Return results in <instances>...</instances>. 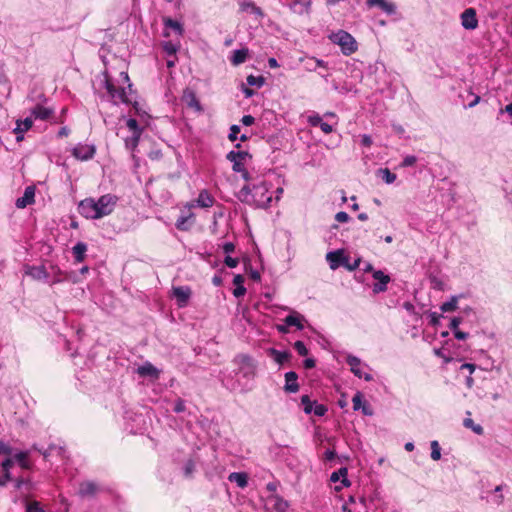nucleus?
<instances>
[{
	"label": "nucleus",
	"instance_id": "nucleus-1",
	"mask_svg": "<svg viewBox=\"0 0 512 512\" xmlns=\"http://www.w3.org/2000/svg\"><path fill=\"white\" fill-rule=\"evenodd\" d=\"M235 381L229 386L232 391L247 393L253 388V380L256 376V362L246 354H239L233 359Z\"/></svg>",
	"mask_w": 512,
	"mask_h": 512
},
{
	"label": "nucleus",
	"instance_id": "nucleus-2",
	"mask_svg": "<svg viewBox=\"0 0 512 512\" xmlns=\"http://www.w3.org/2000/svg\"><path fill=\"white\" fill-rule=\"evenodd\" d=\"M117 201L118 197L113 194L102 195L98 200L86 198L80 201L78 211L87 219H100L113 212Z\"/></svg>",
	"mask_w": 512,
	"mask_h": 512
},
{
	"label": "nucleus",
	"instance_id": "nucleus-3",
	"mask_svg": "<svg viewBox=\"0 0 512 512\" xmlns=\"http://www.w3.org/2000/svg\"><path fill=\"white\" fill-rule=\"evenodd\" d=\"M269 187L266 182L262 181L259 184L245 185L237 194V198L249 206L256 208H267L272 201L271 195L268 194Z\"/></svg>",
	"mask_w": 512,
	"mask_h": 512
},
{
	"label": "nucleus",
	"instance_id": "nucleus-4",
	"mask_svg": "<svg viewBox=\"0 0 512 512\" xmlns=\"http://www.w3.org/2000/svg\"><path fill=\"white\" fill-rule=\"evenodd\" d=\"M104 85L105 89L110 97V100L113 104H131L136 111H138V102L136 101V92L132 89V83L130 82L129 76L127 72H121L120 76L123 78L124 82L127 83V88L129 92H126L125 88L119 87L117 88L108 74L105 73Z\"/></svg>",
	"mask_w": 512,
	"mask_h": 512
},
{
	"label": "nucleus",
	"instance_id": "nucleus-5",
	"mask_svg": "<svg viewBox=\"0 0 512 512\" xmlns=\"http://www.w3.org/2000/svg\"><path fill=\"white\" fill-rule=\"evenodd\" d=\"M329 39L332 43L340 46L342 53L349 56L355 53L358 49V44L355 38L344 30H338L329 35Z\"/></svg>",
	"mask_w": 512,
	"mask_h": 512
},
{
	"label": "nucleus",
	"instance_id": "nucleus-6",
	"mask_svg": "<svg viewBox=\"0 0 512 512\" xmlns=\"http://www.w3.org/2000/svg\"><path fill=\"white\" fill-rule=\"evenodd\" d=\"M346 363L350 366L351 372L358 378H364L365 381L370 382L373 380V376L370 373H363L361 370V366L368 367V365L363 364L361 359L354 355H347Z\"/></svg>",
	"mask_w": 512,
	"mask_h": 512
},
{
	"label": "nucleus",
	"instance_id": "nucleus-7",
	"mask_svg": "<svg viewBox=\"0 0 512 512\" xmlns=\"http://www.w3.org/2000/svg\"><path fill=\"white\" fill-rule=\"evenodd\" d=\"M227 160H229L232 163V170L234 172H241L243 171L244 167V161L249 158L251 159L252 156L247 151H230L226 155Z\"/></svg>",
	"mask_w": 512,
	"mask_h": 512
},
{
	"label": "nucleus",
	"instance_id": "nucleus-8",
	"mask_svg": "<svg viewBox=\"0 0 512 512\" xmlns=\"http://www.w3.org/2000/svg\"><path fill=\"white\" fill-rule=\"evenodd\" d=\"M326 260L332 270H336L340 266L347 267L349 257L346 256L343 250L331 251L326 254Z\"/></svg>",
	"mask_w": 512,
	"mask_h": 512
},
{
	"label": "nucleus",
	"instance_id": "nucleus-9",
	"mask_svg": "<svg viewBox=\"0 0 512 512\" xmlns=\"http://www.w3.org/2000/svg\"><path fill=\"white\" fill-rule=\"evenodd\" d=\"M461 25L466 30H475L478 27V18L474 8L465 9L460 15Z\"/></svg>",
	"mask_w": 512,
	"mask_h": 512
},
{
	"label": "nucleus",
	"instance_id": "nucleus-10",
	"mask_svg": "<svg viewBox=\"0 0 512 512\" xmlns=\"http://www.w3.org/2000/svg\"><path fill=\"white\" fill-rule=\"evenodd\" d=\"M95 147L88 144H78L72 150V155L81 161H87L94 157Z\"/></svg>",
	"mask_w": 512,
	"mask_h": 512
},
{
	"label": "nucleus",
	"instance_id": "nucleus-11",
	"mask_svg": "<svg viewBox=\"0 0 512 512\" xmlns=\"http://www.w3.org/2000/svg\"><path fill=\"white\" fill-rule=\"evenodd\" d=\"M173 296L176 299L177 305L182 308L185 307L191 297V289L188 286L173 287Z\"/></svg>",
	"mask_w": 512,
	"mask_h": 512
},
{
	"label": "nucleus",
	"instance_id": "nucleus-12",
	"mask_svg": "<svg viewBox=\"0 0 512 512\" xmlns=\"http://www.w3.org/2000/svg\"><path fill=\"white\" fill-rule=\"evenodd\" d=\"M373 278L377 280V282L373 285V292L375 294L385 292L387 290V284L390 282L389 275H386L381 270H376L373 272Z\"/></svg>",
	"mask_w": 512,
	"mask_h": 512
},
{
	"label": "nucleus",
	"instance_id": "nucleus-13",
	"mask_svg": "<svg viewBox=\"0 0 512 512\" xmlns=\"http://www.w3.org/2000/svg\"><path fill=\"white\" fill-rule=\"evenodd\" d=\"M34 202H35V187L27 186L24 190L23 196L16 200L15 205L19 209H24L28 205L33 204Z\"/></svg>",
	"mask_w": 512,
	"mask_h": 512
},
{
	"label": "nucleus",
	"instance_id": "nucleus-14",
	"mask_svg": "<svg viewBox=\"0 0 512 512\" xmlns=\"http://www.w3.org/2000/svg\"><path fill=\"white\" fill-rule=\"evenodd\" d=\"M214 202V197L208 192V190L203 189L199 192L197 199L190 204V207L197 206L200 208H209L214 205Z\"/></svg>",
	"mask_w": 512,
	"mask_h": 512
},
{
	"label": "nucleus",
	"instance_id": "nucleus-15",
	"mask_svg": "<svg viewBox=\"0 0 512 512\" xmlns=\"http://www.w3.org/2000/svg\"><path fill=\"white\" fill-rule=\"evenodd\" d=\"M99 491L100 488L96 483L92 481H84L79 485L78 494L81 498H91L94 497Z\"/></svg>",
	"mask_w": 512,
	"mask_h": 512
},
{
	"label": "nucleus",
	"instance_id": "nucleus-16",
	"mask_svg": "<svg viewBox=\"0 0 512 512\" xmlns=\"http://www.w3.org/2000/svg\"><path fill=\"white\" fill-rule=\"evenodd\" d=\"M367 5L369 7L377 6L388 15H394L396 13V5L387 0H367Z\"/></svg>",
	"mask_w": 512,
	"mask_h": 512
},
{
	"label": "nucleus",
	"instance_id": "nucleus-17",
	"mask_svg": "<svg viewBox=\"0 0 512 512\" xmlns=\"http://www.w3.org/2000/svg\"><path fill=\"white\" fill-rule=\"evenodd\" d=\"M298 375L294 371L285 373V386L284 390L287 393H296L299 390V384L297 382Z\"/></svg>",
	"mask_w": 512,
	"mask_h": 512
},
{
	"label": "nucleus",
	"instance_id": "nucleus-18",
	"mask_svg": "<svg viewBox=\"0 0 512 512\" xmlns=\"http://www.w3.org/2000/svg\"><path fill=\"white\" fill-rule=\"evenodd\" d=\"M305 320L304 316L299 314L298 312L293 311L291 314L285 317L284 322L286 325L295 326L297 330H303L304 325L303 321Z\"/></svg>",
	"mask_w": 512,
	"mask_h": 512
},
{
	"label": "nucleus",
	"instance_id": "nucleus-19",
	"mask_svg": "<svg viewBox=\"0 0 512 512\" xmlns=\"http://www.w3.org/2000/svg\"><path fill=\"white\" fill-rule=\"evenodd\" d=\"M30 455V450L18 451L14 454V460L19 464L22 469L30 470L32 468V464L28 460Z\"/></svg>",
	"mask_w": 512,
	"mask_h": 512
},
{
	"label": "nucleus",
	"instance_id": "nucleus-20",
	"mask_svg": "<svg viewBox=\"0 0 512 512\" xmlns=\"http://www.w3.org/2000/svg\"><path fill=\"white\" fill-rule=\"evenodd\" d=\"M249 50L248 48L237 49L232 52L230 57V62L234 66H239L244 63L248 57Z\"/></svg>",
	"mask_w": 512,
	"mask_h": 512
},
{
	"label": "nucleus",
	"instance_id": "nucleus-21",
	"mask_svg": "<svg viewBox=\"0 0 512 512\" xmlns=\"http://www.w3.org/2000/svg\"><path fill=\"white\" fill-rule=\"evenodd\" d=\"M87 252V244L84 242L76 243L72 248V254L76 263H81L85 260Z\"/></svg>",
	"mask_w": 512,
	"mask_h": 512
},
{
	"label": "nucleus",
	"instance_id": "nucleus-22",
	"mask_svg": "<svg viewBox=\"0 0 512 512\" xmlns=\"http://www.w3.org/2000/svg\"><path fill=\"white\" fill-rule=\"evenodd\" d=\"M228 480L235 483L239 488H245L248 485V476L244 472H232Z\"/></svg>",
	"mask_w": 512,
	"mask_h": 512
},
{
	"label": "nucleus",
	"instance_id": "nucleus-23",
	"mask_svg": "<svg viewBox=\"0 0 512 512\" xmlns=\"http://www.w3.org/2000/svg\"><path fill=\"white\" fill-rule=\"evenodd\" d=\"M183 100L188 107L194 108L196 111H202V106L193 91L186 90L183 95Z\"/></svg>",
	"mask_w": 512,
	"mask_h": 512
},
{
	"label": "nucleus",
	"instance_id": "nucleus-24",
	"mask_svg": "<svg viewBox=\"0 0 512 512\" xmlns=\"http://www.w3.org/2000/svg\"><path fill=\"white\" fill-rule=\"evenodd\" d=\"M53 113L52 109L43 107L41 105H36L32 111L31 114L36 118L40 120H46L48 119Z\"/></svg>",
	"mask_w": 512,
	"mask_h": 512
},
{
	"label": "nucleus",
	"instance_id": "nucleus-25",
	"mask_svg": "<svg viewBox=\"0 0 512 512\" xmlns=\"http://www.w3.org/2000/svg\"><path fill=\"white\" fill-rule=\"evenodd\" d=\"M137 373L140 376H150V377H155V378H157L159 375L158 369L155 366H153L151 363H146L142 366H139L137 369Z\"/></svg>",
	"mask_w": 512,
	"mask_h": 512
},
{
	"label": "nucleus",
	"instance_id": "nucleus-26",
	"mask_svg": "<svg viewBox=\"0 0 512 512\" xmlns=\"http://www.w3.org/2000/svg\"><path fill=\"white\" fill-rule=\"evenodd\" d=\"M270 355L280 365L284 364L291 358V353L288 351H280L277 349H270Z\"/></svg>",
	"mask_w": 512,
	"mask_h": 512
},
{
	"label": "nucleus",
	"instance_id": "nucleus-27",
	"mask_svg": "<svg viewBox=\"0 0 512 512\" xmlns=\"http://www.w3.org/2000/svg\"><path fill=\"white\" fill-rule=\"evenodd\" d=\"M33 125V121L31 118H25L23 121L22 120H18L16 122V127L14 128L13 132L15 134H21V133H24L26 131H28Z\"/></svg>",
	"mask_w": 512,
	"mask_h": 512
},
{
	"label": "nucleus",
	"instance_id": "nucleus-28",
	"mask_svg": "<svg viewBox=\"0 0 512 512\" xmlns=\"http://www.w3.org/2000/svg\"><path fill=\"white\" fill-rule=\"evenodd\" d=\"M27 274L37 280L45 279L48 276L44 266L30 267L29 270L27 271Z\"/></svg>",
	"mask_w": 512,
	"mask_h": 512
},
{
	"label": "nucleus",
	"instance_id": "nucleus-29",
	"mask_svg": "<svg viewBox=\"0 0 512 512\" xmlns=\"http://www.w3.org/2000/svg\"><path fill=\"white\" fill-rule=\"evenodd\" d=\"M273 501V509L276 512H286L289 504L286 500H284L282 497L276 495L271 498Z\"/></svg>",
	"mask_w": 512,
	"mask_h": 512
},
{
	"label": "nucleus",
	"instance_id": "nucleus-30",
	"mask_svg": "<svg viewBox=\"0 0 512 512\" xmlns=\"http://www.w3.org/2000/svg\"><path fill=\"white\" fill-rule=\"evenodd\" d=\"M377 175L387 184H392L396 180V174L392 173L388 168H380Z\"/></svg>",
	"mask_w": 512,
	"mask_h": 512
},
{
	"label": "nucleus",
	"instance_id": "nucleus-31",
	"mask_svg": "<svg viewBox=\"0 0 512 512\" xmlns=\"http://www.w3.org/2000/svg\"><path fill=\"white\" fill-rule=\"evenodd\" d=\"M241 9L243 11H250L251 13H253L255 15H259V16L263 15L261 8L256 6L255 3H253L252 1H244L241 4Z\"/></svg>",
	"mask_w": 512,
	"mask_h": 512
},
{
	"label": "nucleus",
	"instance_id": "nucleus-32",
	"mask_svg": "<svg viewBox=\"0 0 512 512\" xmlns=\"http://www.w3.org/2000/svg\"><path fill=\"white\" fill-rule=\"evenodd\" d=\"M458 296H452L449 301L444 302L440 309L442 312H452L457 309Z\"/></svg>",
	"mask_w": 512,
	"mask_h": 512
},
{
	"label": "nucleus",
	"instance_id": "nucleus-33",
	"mask_svg": "<svg viewBox=\"0 0 512 512\" xmlns=\"http://www.w3.org/2000/svg\"><path fill=\"white\" fill-rule=\"evenodd\" d=\"M463 425L466 428H470L474 433L478 435H482L484 432L483 427L479 424H475L471 418H465L463 421Z\"/></svg>",
	"mask_w": 512,
	"mask_h": 512
},
{
	"label": "nucleus",
	"instance_id": "nucleus-34",
	"mask_svg": "<svg viewBox=\"0 0 512 512\" xmlns=\"http://www.w3.org/2000/svg\"><path fill=\"white\" fill-rule=\"evenodd\" d=\"M141 134H133L125 139V146L127 149L133 151L139 144Z\"/></svg>",
	"mask_w": 512,
	"mask_h": 512
},
{
	"label": "nucleus",
	"instance_id": "nucleus-35",
	"mask_svg": "<svg viewBox=\"0 0 512 512\" xmlns=\"http://www.w3.org/2000/svg\"><path fill=\"white\" fill-rule=\"evenodd\" d=\"M246 81L249 86H256L260 88L264 85L265 79L263 76L248 75Z\"/></svg>",
	"mask_w": 512,
	"mask_h": 512
},
{
	"label": "nucleus",
	"instance_id": "nucleus-36",
	"mask_svg": "<svg viewBox=\"0 0 512 512\" xmlns=\"http://www.w3.org/2000/svg\"><path fill=\"white\" fill-rule=\"evenodd\" d=\"M192 216L193 214H190L189 216H180L175 223L176 228L181 231L188 230L190 225L187 223Z\"/></svg>",
	"mask_w": 512,
	"mask_h": 512
},
{
	"label": "nucleus",
	"instance_id": "nucleus-37",
	"mask_svg": "<svg viewBox=\"0 0 512 512\" xmlns=\"http://www.w3.org/2000/svg\"><path fill=\"white\" fill-rule=\"evenodd\" d=\"M126 125L133 134H142L143 129L140 127L138 121L134 118H129Z\"/></svg>",
	"mask_w": 512,
	"mask_h": 512
},
{
	"label": "nucleus",
	"instance_id": "nucleus-38",
	"mask_svg": "<svg viewBox=\"0 0 512 512\" xmlns=\"http://www.w3.org/2000/svg\"><path fill=\"white\" fill-rule=\"evenodd\" d=\"M162 48L167 56L176 58L177 46L174 43L171 41L164 42Z\"/></svg>",
	"mask_w": 512,
	"mask_h": 512
},
{
	"label": "nucleus",
	"instance_id": "nucleus-39",
	"mask_svg": "<svg viewBox=\"0 0 512 512\" xmlns=\"http://www.w3.org/2000/svg\"><path fill=\"white\" fill-rule=\"evenodd\" d=\"M316 401H311L308 395H303L301 397V404L303 405V410L306 414H311L313 410V406Z\"/></svg>",
	"mask_w": 512,
	"mask_h": 512
},
{
	"label": "nucleus",
	"instance_id": "nucleus-40",
	"mask_svg": "<svg viewBox=\"0 0 512 512\" xmlns=\"http://www.w3.org/2000/svg\"><path fill=\"white\" fill-rule=\"evenodd\" d=\"M430 447H431V458L434 461L439 460L441 458V447H440L438 441L433 440L430 443Z\"/></svg>",
	"mask_w": 512,
	"mask_h": 512
},
{
	"label": "nucleus",
	"instance_id": "nucleus-41",
	"mask_svg": "<svg viewBox=\"0 0 512 512\" xmlns=\"http://www.w3.org/2000/svg\"><path fill=\"white\" fill-rule=\"evenodd\" d=\"M164 23H165L166 27L172 28L179 35H181L183 33V28H182L181 24L178 21L173 20L171 18H167L164 21Z\"/></svg>",
	"mask_w": 512,
	"mask_h": 512
},
{
	"label": "nucleus",
	"instance_id": "nucleus-42",
	"mask_svg": "<svg viewBox=\"0 0 512 512\" xmlns=\"http://www.w3.org/2000/svg\"><path fill=\"white\" fill-rule=\"evenodd\" d=\"M352 403H353V409L355 411L360 410L361 406H363V404L365 403V401H363V395L361 392H357L353 396Z\"/></svg>",
	"mask_w": 512,
	"mask_h": 512
},
{
	"label": "nucleus",
	"instance_id": "nucleus-43",
	"mask_svg": "<svg viewBox=\"0 0 512 512\" xmlns=\"http://www.w3.org/2000/svg\"><path fill=\"white\" fill-rule=\"evenodd\" d=\"M25 512H45L38 501L28 502Z\"/></svg>",
	"mask_w": 512,
	"mask_h": 512
},
{
	"label": "nucleus",
	"instance_id": "nucleus-44",
	"mask_svg": "<svg viewBox=\"0 0 512 512\" xmlns=\"http://www.w3.org/2000/svg\"><path fill=\"white\" fill-rule=\"evenodd\" d=\"M183 471L186 477H191L195 471V462L192 459L187 460L184 464Z\"/></svg>",
	"mask_w": 512,
	"mask_h": 512
},
{
	"label": "nucleus",
	"instance_id": "nucleus-45",
	"mask_svg": "<svg viewBox=\"0 0 512 512\" xmlns=\"http://www.w3.org/2000/svg\"><path fill=\"white\" fill-rule=\"evenodd\" d=\"M294 349L297 351V353L301 356H306L308 354V349L303 341H296L294 343Z\"/></svg>",
	"mask_w": 512,
	"mask_h": 512
},
{
	"label": "nucleus",
	"instance_id": "nucleus-46",
	"mask_svg": "<svg viewBox=\"0 0 512 512\" xmlns=\"http://www.w3.org/2000/svg\"><path fill=\"white\" fill-rule=\"evenodd\" d=\"M322 121V117L318 113H314L308 116V123L312 127H319Z\"/></svg>",
	"mask_w": 512,
	"mask_h": 512
},
{
	"label": "nucleus",
	"instance_id": "nucleus-47",
	"mask_svg": "<svg viewBox=\"0 0 512 512\" xmlns=\"http://www.w3.org/2000/svg\"><path fill=\"white\" fill-rule=\"evenodd\" d=\"M312 412L316 416H324L327 412V407L323 404H318L317 402L313 406Z\"/></svg>",
	"mask_w": 512,
	"mask_h": 512
},
{
	"label": "nucleus",
	"instance_id": "nucleus-48",
	"mask_svg": "<svg viewBox=\"0 0 512 512\" xmlns=\"http://www.w3.org/2000/svg\"><path fill=\"white\" fill-rule=\"evenodd\" d=\"M239 132H240V127L236 124L232 125L230 127V133L228 135V139L232 142L236 141L238 139Z\"/></svg>",
	"mask_w": 512,
	"mask_h": 512
},
{
	"label": "nucleus",
	"instance_id": "nucleus-49",
	"mask_svg": "<svg viewBox=\"0 0 512 512\" xmlns=\"http://www.w3.org/2000/svg\"><path fill=\"white\" fill-rule=\"evenodd\" d=\"M346 475H347V468L342 467V468H340L338 471L333 472V473L331 474V476H330V480H331L332 482H337V481L339 480V477H340V476L346 477Z\"/></svg>",
	"mask_w": 512,
	"mask_h": 512
},
{
	"label": "nucleus",
	"instance_id": "nucleus-50",
	"mask_svg": "<svg viewBox=\"0 0 512 512\" xmlns=\"http://www.w3.org/2000/svg\"><path fill=\"white\" fill-rule=\"evenodd\" d=\"M186 409V406H185V401L181 398H178L176 401H175V405H174V408H173V411L175 413H182L184 412Z\"/></svg>",
	"mask_w": 512,
	"mask_h": 512
},
{
	"label": "nucleus",
	"instance_id": "nucleus-51",
	"mask_svg": "<svg viewBox=\"0 0 512 512\" xmlns=\"http://www.w3.org/2000/svg\"><path fill=\"white\" fill-rule=\"evenodd\" d=\"M416 161H417L416 156H414V155H408V156H406V157L403 159V161H402V163H401V166H402V167H409V166H413V165L416 163Z\"/></svg>",
	"mask_w": 512,
	"mask_h": 512
},
{
	"label": "nucleus",
	"instance_id": "nucleus-52",
	"mask_svg": "<svg viewBox=\"0 0 512 512\" xmlns=\"http://www.w3.org/2000/svg\"><path fill=\"white\" fill-rule=\"evenodd\" d=\"M335 220L340 223H346L350 220V216L346 212L340 211L336 213Z\"/></svg>",
	"mask_w": 512,
	"mask_h": 512
},
{
	"label": "nucleus",
	"instance_id": "nucleus-53",
	"mask_svg": "<svg viewBox=\"0 0 512 512\" xmlns=\"http://www.w3.org/2000/svg\"><path fill=\"white\" fill-rule=\"evenodd\" d=\"M14 461H15L14 458L5 459L1 464L3 472H5V473H7V471L10 472V469L14 465Z\"/></svg>",
	"mask_w": 512,
	"mask_h": 512
},
{
	"label": "nucleus",
	"instance_id": "nucleus-54",
	"mask_svg": "<svg viewBox=\"0 0 512 512\" xmlns=\"http://www.w3.org/2000/svg\"><path fill=\"white\" fill-rule=\"evenodd\" d=\"M225 265H227L229 268H235L237 267L239 260L237 258H233L229 255H227L224 259Z\"/></svg>",
	"mask_w": 512,
	"mask_h": 512
},
{
	"label": "nucleus",
	"instance_id": "nucleus-55",
	"mask_svg": "<svg viewBox=\"0 0 512 512\" xmlns=\"http://www.w3.org/2000/svg\"><path fill=\"white\" fill-rule=\"evenodd\" d=\"M309 62H314V64H315V69H316L317 67H322V68H325V69H327V68H328V64H327V62H325V61H323V60H321V59H317V58H315V57H310V58H309Z\"/></svg>",
	"mask_w": 512,
	"mask_h": 512
},
{
	"label": "nucleus",
	"instance_id": "nucleus-56",
	"mask_svg": "<svg viewBox=\"0 0 512 512\" xmlns=\"http://www.w3.org/2000/svg\"><path fill=\"white\" fill-rule=\"evenodd\" d=\"M245 293H246V288L244 287V285L236 286L235 289L233 290V295L236 298H240V297L244 296Z\"/></svg>",
	"mask_w": 512,
	"mask_h": 512
},
{
	"label": "nucleus",
	"instance_id": "nucleus-57",
	"mask_svg": "<svg viewBox=\"0 0 512 512\" xmlns=\"http://www.w3.org/2000/svg\"><path fill=\"white\" fill-rule=\"evenodd\" d=\"M461 321H462V319H461L460 317H454V318H452V320H451V322H450V325H449L450 329H451L453 332H455V331L459 330V329H458V326L460 325Z\"/></svg>",
	"mask_w": 512,
	"mask_h": 512
},
{
	"label": "nucleus",
	"instance_id": "nucleus-58",
	"mask_svg": "<svg viewBox=\"0 0 512 512\" xmlns=\"http://www.w3.org/2000/svg\"><path fill=\"white\" fill-rule=\"evenodd\" d=\"M254 122H255V118L252 115H244L241 118V123L244 126H250V125L254 124Z\"/></svg>",
	"mask_w": 512,
	"mask_h": 512
},
{
	"label": "nucleus",
	"instance_id": "nucleus-59",
	"mask_svg": "<svg viewBox=\"0 0 512 512\" xmlns=\"http://www.w3.org/2000/svg\"><path fill=\"white\" fill-rule=\"evenodd\" d=\"M361 145L364 147H370L372 145V138L368 134H363L361 136Z\"/></svg>",
	"mask_w": 512,
	"mask_h": 512
},
{
	"label": "nucleus",
	"instance_id": "nucleus-60",
	"mask_svg": "<svg viewBox=\"0 0 512 512\" xmlns=\"http://www.w3.org/2000/svg\"><path fill=\"white\" fill-rule=\"evenodd\" d=\"M48 448L54 453H56L58 456H62L64 453V448L62 446H58L56 444H50Z\"/></svg>",
	"mask_w": 512,
	"mask_h": 512
},
{
	"label": "nucleus",
	"instance_id": "nucleus-61",
	"mask_svg": "<svg viewBox=\"0 0 512 512\" xmlns=\"http://www.w3.org/2000/svg\"><path fill=\"white\" fill-rule=\"evenodd\" d=\"M11 452H12L11 447L8 444L0 441V454L10 455Z\"/></svg>",
	"mask_w": 512,
	"mask_h": 512
},
{
	"label": "nucleus",
	"instance_id": "nucleus-62",
	"mask_svg": "<svg viewBox=\"0 0 512 512\" xmlns=\"http://www.w3.org/2000/svg\"><path fill=\"white\" fill-rule=\"evenodd\" d=\"M11 479L12 477L9 471H7V473L3 472V475L0 477V487L5 486Z\"/></svg>",
	"mask_w": 512,
	"mask_h": 512
},
{
	"label": "nucleus",
	"instance_id": "nucleus-63",
	"mask_svg": "<svg viewBox=\"0 0 512 512\" xmlns=\"http://www.w3.org/2000/svg\"><path fill=\"white\" fill-rule=\"evenodd\" d=\"M320 129L325 133V134H330L332 131H333V127L332 125L322 121L321 124H320Z\"/></svg>",
	"mask_w": 512,
	"mask_h": 512
},
{
	"label": "nucleus",
	"instance_id": "nucleus-64",
	"mask_svg": "<svg viewBox=\"0 0 512 512\" xmlns=\"http://www.w3.org/2000/svg\"><path fill=\"white\" fill-rule=\"evenodd\" d=\"M235 250V245L232 242H226L223 245V251L226 254L232 253Z\"/></svg>",
	"mask_w": 512,
	"mask_h": 512
}]
</instances>
